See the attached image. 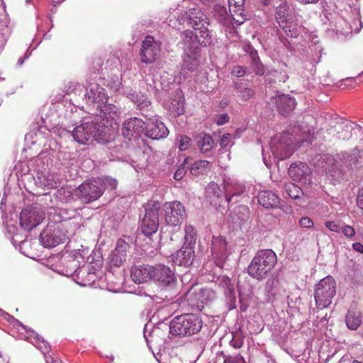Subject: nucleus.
Here are the masks:
<instances>
[{
    "label": "nucleus",
    "mask_w": 363,
    "mask_h": 363,
    "mask_svg": "<svg viewBox=\"0 0 363 363\" xmlns=\"http://www.w3.org/2000/svg\"><path fill=\"white\" fill-rule=\"evenodd\" d=\"M277 262L276 253L269 249L259 250L247 267L248 274L257 281L266 279Z\"/></svg>",
    "instance_id": "1"
},
{
    "label": "nucleus",
    "mask_w": 363,
    "mask_h": 363,
    "mask_svg": "<svg viewBox=\"0 0 363 363\" xmlns=\"http://www.w3.org/2000/svg\"><path fill=\"white\" fill-rule=\"evenodd\" d=\"M203 325L201 319L194 313L174 317L169 324V333L175 336H190L199 333Z\"/></svg>",
    "instance_id": "2"
},
{
    "label": "nucleus",
    "mask_w": 363,
    "mask_h": 363,
    "mask_svg": "<svg viewBox=\"0 0 363 363\" xmlns=\"http://www.w3.org/2000/svg\"><path fill=\"white\" fill-rule=\"evenodd\" d=\"M336 294V281L332 276L320 279L314 287V298L318 309L328 307Z\"/></svg>",
    "instance_id": "3"
},
{
    "label": "nucleus",
    "mask_w": 363,
    "mask_h": 363,
    "mask_svg": "<svg viewBox=\"0 0 363 363\" xmlns=\"http://www.w3.org/2000/svg\"><path fill=\"white\" fill-rule=\"evenodd\" d=\"M216 298L214 290L210 288H202L199 285L191 286L184 295V301L191 309L202 311L205 306L208 305Z\"/></svg>",
    "instance_id": "4"
},
{
    "label": "nucleus",
    "mask_w": 363,
    "mask_h": 363,
    "mask_svg": "<svg viewBox=\"0 0 363 363\" xmlns=\"http://www.w3.org/2000/svg\"><path fill=\"white\" fill-rule=\"evenodd\" d=\"M104 189L97 180H90L81 184L75 190V195L83 203H89L99 199Z\"/></svg>",
    "instance_id": "5"
},
{
    "label": "nucleus",
    "mask_w": 363,
    "mask_h": 363,
    "mask_svg": "<svg viewBox=\"0 0 363 363\" xmlns=\"http://www.w3.org/2000/svg\"><path fill=\"white\" fill-rule=\"evenodd\" d=\"M160 204L157 202L148 203L145 214L141 220L140 229L147 237L155 233L159 227Z\"/></svg>",
    "instance_id": "6"
},
{
    "label": "nucleus",
    "mask_w": 363,
    "mask_h": 363,
    "mask_svg": "<svg viewBox=\"0 0 363 363\" xmlns=\"http://www.w3.org/2000/svg\"><path fill=\"white\" fill-rule=\"evenodd\" d=\"M160 52V43L152 36L147 35L142 43L140 51L141 62L146 65L154 63L159 58Z\"/></svg>",
    "instance_id": "7"
},
{
    "label": "nucleus",
    "mask_w": 363,
    "mask_h": 363,
    "mask_svg": "<svg viewBox=\"0 0 363 363\" xmlns=\"http://www.w3.org/2000/svg\"><path fill=\"white\" fill-rule=\"evenodd\" d=\"M164 211L165 220L172 226L180 225L186 216L185 206L178 201L164 203Z\"/></svg>",
    "instance_id": "8"
},
{
    "label": "nucleus",
    "mask_w": 363,
    "mask_h": 363,
    "mask_svg": "<svg viewBox=\"0 0 363 363\" xmlns=\"http://www.w3.org/2000/svg\"><path fill=\"white\" fill-rule=\"evenodd\" d=\"M44 219V213L38 207L26 208L20 214V224L27 230L39 225Z\"/></svg>",
    "instance_id": "9"
},
{
    "label": "nucleus",
    "mask_w": 363,
    "mask_h": 363,
    "mask_svg": "<svg viewBox=\"0 0 363 363\" xmlns=\"http://www.w3.org/2000/svg\"><path fill=\"white\" fill-rule=\"evenodd\" d=\"M65 240L60 225H48L40 235V240L45 247H54Z\"/></svg>",
    "instance_id": "10"
},
{
    "label": "nucleus",
    "mask_w": 363,
    "mask_h": 363,
    "mask_svg": "<svg viewBox=\"0 0 363 363\" xmlns=\"http://www.w3.org/2000/svg\"><path fill=\"white\" fill-rule=\"evenodd\" d=\"M96 128L94 123H85L77 126L73 131L74 139L85 145L96 138Z\"/></svg>",
    "instance_id": "11"
},
{
    "label": "nucleus",
    "mask_w": 363,
    "mask_h": 363,
    "mask_svg": "<svg viewBox=\"0 0 363 363\" xmlns=\"http://www.w3.org/2000/svg\"><path fill=\"white\" fill-rule=\"evenodd\" d=\"M152 279L160 282L163 286L174 285L176 277L169 267L164 264H158L153 267Z\"/></svg>",
    "instance_id": "12"
},
{
    "label": "nucleus",
    "mask_w": 363,
    "mask_h": 363,
    "mask_svg": "<svg viewBox=\"0 0 363 363\" xmlns=\"http://www.w3.org/2000/svg\"><path fill=\"white\" fill-rule=\"evenodd\" d=\"M289 174L295 182L303 184L311 183V169L306 163L300 162L291 164Z\"/></svg>",
    "instance_id": "13"
},
{
    "label": "nucleus",
    "mask_w": 363,
    "mask_h": 363,
    "mask_svg": "<svg viewBox=\"0 0 363 363\" xmlns=\"http://www.w3.org/2000/svg\"><path fill=\"white\" fill-rule=\"evenodd\" d=\"M145 122L138 118H133L124 122L122 128V135L130 140L134 133L139 135L145 131Z\"/></svg>",
    "instance_id": "14"
},
{
    "label": "nucleus",
    "mask_w": 363,
    "mask_h": 363,
    "mask_svg": "<svg viewBox=\"0 0 363 363\" xmlns=\"http://www.w3.org/2000/svg\"><path fill=\"white\" fill-rule=\"evenodd\" d=\"M245 0H228L229 10L234 23L240 26L247 20L244 5Z\"/></svg>",
    "instance_id": "15"
},
{
    "label": "nucleus",
    "mask_w": 363,
    "mask_h": 363,
    "mask_svg": "<svg viewBox=\"0 0 363 363\" xmlns=\"http://www.w3.org/2000/svg\"><path fill=\"white\" fill-rule=\"evenodd\" d=\"M190 25L194 30H200L201 33H206L209 25L206 15L199 9H192L188 14Z\"/></svg>",
    "instance_id": "16"
},
{
    "label": "nucleus",
    "mask_w": 363,
    "mask_h": 363,
    "mask_svg": "<svg viewBox=\"0 0 363 363\" xmlns=\"http://www.w3.org/2000/svg\"><path fill=\"white\" fill-rule=\"evenodd\" d=\"M145 135L151 139L159 140L164 138L169 135V130L165 125L156 120L154 122L145 125Z\"/></svg>",
    "instance_id": "17"
},
{
    "label": "nucleus",
    "mask_w": 363,
    "mask_h": 363,
    "mask_svg": "<svg viewBox=\"0 0 363 363\" xmlns=\"http://www.w3.org/2000/svg\"><path fill=\"white\" fill-rule=\"evenodd\" d=\"M130 246L128 243L123 240L117 241L116 247L111 255V262L116 267H120L125 261L127 257V251Z\"/></svg>",
    "instance_id": "18"
},
{
    "label": "nucleus",
    "mask_w": 363,
    "mask_h": 363,
    "mask_svg": "<svg viewBox=\"0 0 363 363\" xmlns=\"http://www.w3.org/2000/svg\"><path fill=\"white\" fill-rule=\"evenodd\" d=\"M154 268L150 265L135 267L131 270V277L135 283H143L152 279Z\"/></svg>",
    "instance_id": "19"
},
{
    "label": "nucleus",
    "mask_w": 363,
    "mask_h": 363,
    "mask_svg": "<svg viewBox=\"0 0 363 363\" xmlns=\"http://www.w3.org/2000/svg\"><path fill=\"white\" fill-rule=\"evenodd\" d=\"M257 199L258 203L265 208H277L280 203L279 197L272 191H260Z\"/></svg>",
    "instance_id": "20"
},
{
    "label": "nucleus",
    "mask_w": 363,
    "mask_h": 363,
    "mask_svg": "<svg viewBox=\"0 0 363 363\" xmlns=\"http://www.w3.org/2000/svg\"><path fill=\"white\" fill-rule=\"evenodd\" d=\"M275 102L278 111L283 116L291 113L296 106L295 99L286 94L278 96Z\"/></svg>",
    "instance_id": "21"
},
{
    "label": "nucleus",
    "mask_w": 363,
    "mask_h": 363,
    "mask_svg": "<svg viewBox=\"0 0 363 363\" xmlns=\"http://www.w3.org/2000/svg\"><path fill=\"white\" fill-rule=\"evenodd\" d=\"M192 245H185L177 252L175 262L179 265L189 266L194 258V250Z\"/></svg>",
    "instance_id": "22"
},
{
    "label": "nucleus",
    "mask_w": 363,
    "mask_h": 363,
    "mask_svg": "<svg viewBox=\"0 0 363 363\" xmlns=\"http://www.w3.org/2000/svg\"><path fill=\"white\" fill-rule=\"evenodd\" d=\"M234 89L236 91V96L240 99L242 101H247L254 97L255 91L249 87L247 84L242 82H235Z\"/></svg>",
    "instance_id": "23"
},
{
    "label": "nucleus",
    "mask_w": 363,
    "mask_h": 363,
    "mask_svg": "<svg viewBox=\"0 0 363 363\" xmlns=\"http://www.w3.org/2000/svg\"><path fill=\"white\" fill-rule=\"evenodd\" d=\"M213 17L224 26H229L233 20L229 16L226 8L220 5H216L213 8Z\"/></svg>",
    "instance_id": "24"
},
{
    "label": "nucleus",
    "mask_w": 363,
    "mask_h": 363,
    "mask_svg": "<svg viewBox=\"0 0 363 363\" xmlns=\"http://www.w3.org/2000/svg\"><path fill=\"white\" fill-rule=\"evenodd\" d=\"M286 9L284 6H280L276 12V19L279 26L283 29V30L288 34L291 31V19H288L285 16Z\"/></svg>",
    "instance_id": "25"
},
{
    "label": "nucleus",
    "mask_w": 363,
    "mask_h": 363,
    "mask_svg": "<svg viewBox=\"0 0 363 363\" xmlns=\"http://www.w3.org/2000/svg\"><path fill=\"white\" fill-rule=\"evenodd\" d=\"M345 322L348 328L357 329L362 323V316L359 311L350 309L345 318Z\"/></svg>",
    "instance_id": "26"
},
{
    "label": "nucleus",
    "mask_w": 363,
    "mask_h": 363,
    "mask_svg": "<svg viewBox=\"0 0 363 363\" xmlns=\"http://www.w3.org/2000/svg\"><path fill=\"white\" fill-rule=\"evenodd\" d=\"M36 183L44 191H48L57 187V182L54 180L52 175L46 176L43 174L38 175Z\"/></svg>",
    "instance_id": "27"
},
{
    "label": "nucleus",
    "mask_w": 363,
    "mask_h": 363,
    "mask_svg": "<svg viewBox=\"0 0 363 363\" xmlns=\"http://www.w3.org/2000/svg\"><path fill=\"white\" fill-rule=\"evenodd\" d=\"M184 244L194 246L196 238L197 231L194 226L191 224H186L184 225Z\"/></svg>",
    "instance_id": "28"
},
{
    "label": "nucleus",
    "mask_w": 363,
    "mask_h": 363,
    "mask_svg": "<svg viewBox=\"0 0 363 363\" xmlns=\"http://www.w3.org/2000/svg\"><path fill=\"white\" fill-rule=\"evenodd\" d=\"M198 145L203 152L211 150L213 145V140L208 134H203L199 137Z\"/></svg>",
    "instance_id": "29"
},
{
    "label": "nucleus",
    "mask_w": 363,
    "mask_h": 363,
    "mask_svg": "<svg viewBox=\"0 0 363 363\" xmlns=\"http://www.w3.org/2000/svg\"><path fill=\"white\" fill-rule=\"evenodd\" d=\"M90 92L91 95H89V97L92 98L93 101L95 102L101 101L106 99L105 89L98 84L92 86L90 88Z\"/></svg>",
    "instance_id": "30"
},
{
    "label": "nucleus",
    "mask_w": 363,
    "mask_h": 363,
    "mask_svg": "<svg viewBox=\"0 0 363 363\" xmlns=\"http://www.w3.org/2000/svg\"><path fill=\"white\" fill-rule=\"evenodd\" d=\"M284 189L287 194L294 199H298L303 194L302 189L294 183H288L284 185Z\"/></svg>",
    "instance_id": "31"
},
{
    "label": "nucleus",
    "mask_w": 363,
    "mask_h": 363,
    "mask_svg": "<svg viewBox=\"0 0 363 363\" xmlns=\"http://www.w3.org/2000/svg\"><path fill=\"white\" fill-rule=\"evenodd\" d=\"M210 164L207 160H198L194 162L191 167V172L192 174L198 175L202 173Z\"/></svg>",
    "instance_id": "32"
},
{
    "label": "nucleus",
    "mask_w": 363,
    "mask_h": 363,
    "mask_svg": "<svg viewBox=\"0 0 363 363\" xmlns=\"http://www.w3.org/2000/svg\"><path fill=\"white\" fill-rule=\"evenodd\" d=\"M101 111L107 117L114 119L118 116L119 109L116 105L108 104L102 106Z\"/></svg>",
    "instance_id": "33"
},
{
    "label": "nucleus",
    "mask_w": 363,
    "mask_h": 363,
    "mask_svg": "<svg viewBox=\"0 0 363 363\" xmlns=\"http://www.w3.org/2000/svg\"><path fill=\"white\" fill-rule=\"evenodd\" d=\"M197 66V61L194 57H191L189 55L184 56V62L182 65V69H187L190 72H193L196 69Z\"/></svg>",
    "instance_id": "34"
},
{
    "label": "nucleus",
    "mask_w": 363,
    "mask_h": 363,
    "mask_svg": "<svg viewBox=\"0 0 363 363\" xmlns=\"http://www.w3.org/2000/svg\"><path fill=\"white\" fill-rule=\"evenodd\" d=\"M191 145V138L186 135H180L179 148L181 151L187 150Z\"/></svg>",
    "instance_id": "35"
},
{
    "label": "nucleus",
    "mask_w": 363,
    "mask_h": 363,
    "mask_svg": "<svg viewBox=\"0 0 363 363\" xmlns=\"http://www.w3.org/2000/svg\"><path fill=\"white\" fill-rule=\"evenodd\" d=\"M340 231L347 238H352L355 235V230L354 228L349 225H344L343 226H342Z\"/></svg>",
    "instance_id": "36"
},
{
    "label": "nucleus",
    "mask_w": 363,
    "mask_h": 363,
    "mask_svg": "<svg viewBox=\"0 0 363 363\" xmlns=\"http://www.w3.org/2000/svg\"><path fill=\"white\" fill-rule=\"evenodd\" d=\"M225 363H246L244 357L238 354L235 357L227 356L224 360Z\"/></svg>",
    "instance_id": "37"
},
{
    "label": "nucleus",
    "mask_w": 363,
    "mask_h": 363,
    "mask_svg": "<svg viewBox=\"0 0 363 363\" xmlns=\"http://www.w3.org/2000/svg\"><path fill=\"white\" fill-rule=\"evenodd\" d=\"M298 223L301 228H311L314 225L313 220L308 216L301 217L298 221Z\"/></svg>",
    "instance_id": "38"
},
{
    "label": "nucleus",
    "mask_w": 363,
    "mask_h": 363,
    "mask_svg": "<svg viewBox=\"0 0 363 363\" xmlns=\"http://www.w3.org/2000/svg\"><path fill=\"white\" fill-rule=\"evenodd\" d=\"M182 38L184 41L191 43L196 40V35L193 30H186L182 33Z\"/></svg>",
    "instance_id": "39"
},
{
    "label": "nucleus",
    "mask_w": 363,
    "mask_h": 363,
    "mask_svg": "<svg viewBox=\"0 0 363 363\" xmlns=\"http://www.w3.org/2000/svg\"><path fill=\"white\" fill-rule=\"evenodd\" d=\"M231 143V135L230 133H224L220 140V145L222 148H225L230 145Z\"/></svg>",
    "instance_id": "40"
},
{
    "label": "nucleus",
    "mask_w": 363,
    "mask_h": 363,
    "mask_svg": "<svg viewBox=\"0 0 363 363\" xmlns=\"http://www.w3.org/2000/svg\"><path fill=\"white\" fill-rule=\"evenodd\" d=\"M104 60L99 57H95L92 61V67L94 72H99L102 69Z\"/></svg>",
    "instance_id": "41"
},
{
    "label": "nucleus",
    "mask_w": 363,
    "mask_h": 363,
    "mask_svg": "<svg viewBox=\"0 0 363 363\" xmlns=\"http://www.w3.org/2000/svg\"><path fill=\"white\" fill-rule=\"evenodd\" d=\"M326 228L332 232L340 233L341 226L335 221H327L325 223Z\"/></svg>",
    "instance_id": "42"
},
{
    "label": "nucleus",
    "mask_w": 363,
    "mask_h": 363,
    "mask_svg": "<svg viewBox=\"0 0 363 363\" xmlns=\"http://www.w3.org/2000/svg\"><path fill=\"white\" fill-rule=\"evenodd\" d=\"M230 186L229 185H228V186H226V193L228 194L226 195V200H227V201H228V203L230 201L231 198H232L233 196L238 195V194H240V193H242V192L244 191V189H245V188H244V186H239V188H240L239 191H237V192H233V193H231V191H230Z\"/></svg>",
    "instance_id": "43"
},
{
    "label": "nucleus",
    "mask_w": 363,
    "mask_h": 363,
    "mask_svg": "<svg viewBox=\"0 0 363 363\" xmlns=\"http://www.w3.org/2000/svg\"><path fill=\"white\" fill-rule=\"evenodd\" d=\"M245 74V69L241 66H235L232 69V74L237 77H243Z\"/></svg>",
    "instance_id": "44"
},
{
    "label": "nucleus",
    "mask_w": 363,
    "mask_h": 363,
    "mask_svg": "<svg viewBox=\"0 0 363 363\" xmlns=\"http://www.w3.org/2000/svg\"><path fill=\"white\" fill-rule=\"evenodd\" d=\"M223 284V286L226 287V290L229 293H232L234 291V287L233 284L230 283V280L228 277H223L220 280V284Z\"/></svg>",
    "instance_id": "45"
},
{
    "label": "nucleus",
    "mask_w": 363,
    "mask_h": 363,
    "mask_svg": "<svg viewBox=\"0 0 363 363\" xmlns=\"http://www.w3.org/2000/svg\"><path fill=\"white\" fill-rule=\"evenodd\" d=\"M186 173L184 167L181 165L175 172L174 178V179L179 181L181 180Z\"/></svg>",
    "instance_id": "46"
},
{
    "label": "nucleus",
    "mask_w": 363,
    "mask_h": 363,
    "mask_svg": "<svg viewBox=\"0 0 363 363\" xmlns=\"http://www.w3.org/2000/svg\"><path fill=\"white\" fill-rule=\"evenodd\" d=\"M229 116L227 113H222L218 116L216 123L219 125H222L229 121Z\"/></svg>",
    "instance_id": "47"
},
{
    "label": "nucleus",
    "mask_w": 363,
    "mask_h": 363,
    "mask_svg": "<svg viewBox=\"0 0 363 363\" xmlns=\"http://www.w3.org/2000/svg\"><path fill=\"white\" fill-rule=\"evenodd\" d=\"M357 204L361 209L363 210V188L359 191L357 197Z\"/></svg>",
    "instance_id": "48"
},
{
    "label": "nucleus",
    "mask_w": 363,
    "mask_h": 363,
    "mask_svg": "<svg viewBox=\"0 0 363 363\" xmlns=\"http://www.w3.org/2000/svg\"><path fill=\"white\" fill-rule=\"evenodd\" d=\"M353 249L362 254H363V245L360 242H354L352 244Z\"/></svg>",
    "instance_id": "49"
},
{
    "label": "nucleus",
    "mask_w": 363,
    "mask_h": 363,
    "mask_svg": "<svg viewBox=\"0 0 363 363\" xmlns=\"http://www.w3.org/2000/svg\"><path fill=\"white\" fill-rule=\"evenodd\" d=\"M106 184L109 185L112 189H115L117 186V181L114 179H106Z\"/></svg>",
    "instance_id": "50"
},
{
    "label": "nucleus",
    "mask_w": 363,
    "mask_h": 363,
    "mask_svg": "<svg viewBox=\"0 0 363 363\" xmlns=\"http://www.w3.org/2000/svg\"><path fill=\"white\" fill-rule=\"evenodd\" d=\"M150 104V101H145L143 103L140 104L138 106L140 109L143 108L144 107H147Z\"/></svg>",
    "instance_id": "51"
},
{
    "label": "nucleus",
    "mask_w": 363,
    "mask_h": 363,
    "mask_svg": "<svg viewBox=\"0 0 363 363\" xmlns=\"http://www.w3.org/2000/svg\"><path fill=\"white\" fill-rule=\"evenodd\" d=\"M230 345H231V346H233L235 349L240 348L241 346H242L241 343H239V342H234V341H231L230 342Z\"/></svg>",
    "instance_id": "52"
},
{
    "label": "nucleus",
    "mask_w": 363,
    "mask_h": 363,
    "mask_svg": "<svg viewBox=\"0 0 363 363\" xmlns=\"http://www.w3.org/2000/svg\"><path fill=\"white\" fill-rule=\"evenodd\" d=\"M71 86H74V87L78 86L79 88L81 86V85L79 83H77V82H70V85H69V86L68 88V90H67L68 91H70V92L73 91L74 89L69 90L71 89Z\"/></svg>",
    "instance_id": "53"
},
{
    "label": "nucleus",
    "mask_w": 363,
    "mask_h": 363,
    "mask_svg": "<svg viewBox=\"0 0 363 363\" xmlns=\"http://www.w3.org/2000/svg\"><path fill=\"white\" fill-rule=\"evenodd\" d=\"M256 74L260 76L264 74V69L262 66L257 67V69L256 70Z\"/></svg>",
    "instance_id": "54"
},
{
    "label": "nucleus",
    "mask_w": 363,
    "mask_h": 363,
    "mask_svg": "<svg viewBox=\"0 0 363 363\" xmlns=\"http://www.w3.org/2000/svg\"><path fill=\"white\" fill-rule=\"evenodd\" d=\"M172 111H174L177 115H181L184 113V108L182 107H180L177 108V110H172Z\"/></svg>",
    "instance_id": "55"
},
{
    "label": "nucleus",
    "mask_w": 363,
    "mask_h": 363,
    "mask_svg": "<svg viewBox=\"0 0 363 363\" xmlns=\"http://www.w3.org/2000/svg\"><path fill=\"white\" fill-rule=\"evenodd\" d=\"M298 1L303 4L315 3L317 0H298Z\"/></svg>",
    "instance_id": "56"
},
{
    "label": "nucleus",
    "mask_w": 363,
    "mask_h": 363,
    "mask_svg": "<svg viewBox=\"0 0 363 363\" xmlns=\"http://www.w3.org/2000/svg\"><path fill=\"white\" fill-rule=\"evenodd\" d=\"M361 162H359L358 161H355L353 162V164L354 165L355 167H357L358 164H360Z\"/></svg>",
    "instance_id": "57"
},
{
    "label": "nucleus",
    "mask_w": 363,
    "mask_h": 363,
    "mask_svg": "<svg viewBox=\"0 0 363 363\" xmlns=\"http://www.w3.org/2000/svg\"><path fill=\"white\" fill-rule=\"evenodd\" d=\"M52 363H62L60 360H54Z\"/></svg>",
    "instance_id": "58"
},
{
    "label": "nucleus",
    "mask_w": 363,
    "mask_h": 363,
    "mask_svg": "<svg viewBox=\"0 0 363 363\" xmlns=\"http://www.w3.org/2000/svg\"><path fill=\"white\" fill-rule=\"evenodd\" d=\"M30 336H32L33 335H35V332L33 330H30Z\"/></svg>",
    "instance_id": "59"
}]
</instances>
